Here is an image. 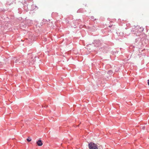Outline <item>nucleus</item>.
I'll return each instance as SVG.
<instances>
[{
  "mask_svg": "<svg viewBox=\"0 0 149 149\" xmlns=\"http://www.w3.org/2000/svg\"><path fill=\"white\" fill-rule=\"evenodd\" d=\"M18 61V59H16V60L15 61V62L16 63H17Z\"/></svg>",
  "mask_w": 149,
  "mask_h": 149,
  "instance_id": "39448f33",
  "label": "nucleus"
},
{
  "mask_svg": "<svg viewBox=\"0 0 149 149\" xmlns=\"http://www.w3.org/2000/svg\"><path fill=\"white\" fill-rule=\"evenodd\" d=\"M111 72V71H109V72Z\"/></svg>",
  "mask_w": 149,
  "mask_h": 149,
  "instance_id": "0eeeda50",
  "label": "nucleus"
},
{
  "mask_svg": "<svg viewBox=\"0 0 149 149\" xmlns=\"http://www.w3.org/2000/svg\"><path fill=\"white\" fill-rule=\"evenodd\" d=\"M88 147L89 149H98L97 146L93 142L90 143L88 144Z\"/></svg>",
  "mask_w": 149,
  "mask_h": 149,
  "instance_id": "f257e3e1",
  "label": "nucleus"
},
{
  "mask_svg": "<svg viewBox=\"0 0 149 149\" xmlns=\"http://www.w3.org/2000/svg\"><path fill=\"white\" fill-rule=\"evenodd\" d=\"M36 143L39 146H41L43 144L42 141L41 140H39L38 141L36 142Z\"/></svg>",
  "mask_w": 149,
  "mask_h": 149,
  "instance_id": "f03ea898",
  "label": "nucleus"
},
{
  "mask_svg": "<svg viewBox=\"0 0 149 149\" xmlns=\"http://www.w3.org/2000/svg\"><path fill=\"white\" fill-rule=\"evenodd\" d=\"M148 84L149 86V79L148 80Z\"/></svg>",
  "mask_w": 149,
  "mask_h": 149,
  "instance_id": "423d86ee",
  "label": "nucleus"
},
{
  "mask_svg": "<svg viewBox=\"0 0 149 149\" xmlns=\"http://www.w3.org/2000/svg\"><path fill=\"white\" fill-rule=\"evenodd\" d=\"M26 140H27V141L28 142H29L31 141V139H27Z\"/></svg>",
  "mask_w": 149,
  "mask_h": 149,
  "instance_id": "20e7f679",
  "label": "nucleus"
},
{
  "mask_svg": "<svg viewBox=\"0 0 149 149\" xmlns=\"http://www.w3.org/2000/svg\"><path fill=\"white\" fill-rule=\"evenodd\" d=\"M138 30L140 32L143 31V29L142 27H138Z\"/></svg>",
  "mask_w": 149,
  "mask_h": 149,
  "instance_id": "7ed1b4c3",
  "label": "nucleus"
},
{
  "mask_svg": "<svg viewBox=\"0 0 149 149\" xmlns=\"http://www.w3.org/2000/svg\"><path fill=\"white\" fill-rule=\"evenodd\" d=\"M109 27H111V26H109Z\"/></svg>",
  "mask_w": 149,
  "mask_h": 149,
  "instance_id": "6e6552de",
  "label": "nucleus"
}]
</instances>
